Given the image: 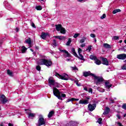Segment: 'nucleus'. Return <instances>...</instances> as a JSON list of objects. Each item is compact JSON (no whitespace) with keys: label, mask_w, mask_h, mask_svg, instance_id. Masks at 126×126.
I'll return each mask as SVG.
<instances>
[{"label":"nucleus","mask_w":126,"mask_h":126,"mask_svg":"<svg viewBox=\"0 0 126 126\" xmlns=\"http://www.w3.org/2000/svg\"><path fill=\"white\" fill-rule=\"evenodd\" d=\"M90 36L92 37V38H95V37H96V35H95L94 33L91 34Z\"/></svg>","instance_id":"obj_51"},{"label":"nucleus","mask_w":126,"mask_h":126,"mask_svg":"<svg viewBox=\"0 0 126 126\" xmlns=\"http://www.w3.org/2000/svg\"><path fill=\"white\" fill-rule=\"evenodd\" d=\"M54 38H56V39H59V40H65V36H61V35H57L54 36Z\"/></svg>","instance_id":"obj_16"},{"label":"nucleus","mask_w":126,"mask_h":126,"mask_svg":"<svg viewBox=\"0 0 126 126\" xmlns=\"http://www.w3.org/2000/svg\"><path fill=\"white\" fill-rule=\"evenodd\" d=\"M70 67L72 71H74V72H77V71H78V68L77 66L74 65V66H71Z\"/></svg>","instance_id":"obj_19"},{"label":"nucleus","mask_w":126,"mask_h":126,"mask_svg":"<svg viewBox=\"0 0 126 126\" xmlns=\"http://www.w3.org/2000/svg\"><path fill=\"white\" fill-rule=\"evenodd\" d=\"M110 111H105L103 112V115H108Z\"/></svg>","instance_id":"obj_50"},{"label":"nucleus","mask_w":126,"mask_h":126,"mask_svg":"<svg viewBox=\"0 0 126 126\" xmlns=\"http://www.w3.org/2000/svg\"><path fill=\"white\" fill-rule=\"evenodd\" d=\"M44 125H46V119H44L43 115H39L38 121V126H41Z\"/></svg>","instance_id":"obj_3"},{"label":"nucleus","mask_w":126,"mask_h":126,"mask_svg":"<svg viewBox=\"0 0 126 126\" xmlns=\"http://www.w3.org/2000/svg\"><path fill=\"white\" fill-rule=\"evenodd\" d=\"M69 124L71 126H78V125H79V122H75V121H71L69 122Z\"/></svg>","instance_id":"obj_18"},{"label":"nucleus","mask_w":126,"mask_h":126,"mask_svg":"<svg viewBox=\"0 0 126 126\" xmlns=\"http://www.w3.org/2000/svg\"><path fill=\"white\" fill-rule=\"evenodd\" d=\"M103 81H105V86L107 89H110V88L113 86L112 84H110V80L105 81V80H104ZM103 81L102 82V83H103Z\"/></svg>","instance_id":"obj_14"},{"label":"nucleus","mask_w":126,"mask_h":126,"mask_svg":"<svg viewBox=\"0 0 126 126\" xmlns=\"http://www.w3.org/2000/svg\"><path fill=\"white\" fill-rule=\"evenodd\" d=\"M118 126H123V125H122V123L119 122L118 124Z\"/></svg>","instance_id":"obj_58"},{"label":"nucleus","mask_w":126,"mask_h":126,"mask_svg":"<svg viewBox=\"0 0 126 126\" xmlns=\"http://www.w3.org/2000/svg\"><path fill=\"white\" fill-rule=\"evenodd\" d=\"M0 101L1 102L2 104H5L7 102L8 100L6 97L4 95L2 94L0 95Z\"/></svg>","instance_id":"obj_8"},{"label":"nucleus","mask_w":126,"mask_h":126,"mask_svg":"<svg viewBox=\"0 0 126 126\" xmlns=\"http://www.w3.org/2000/svg\"><path fill=\"white\" fill-rule=\"evenodd\" d=\"M25 42L27 44H28L29 45V46H31V45L32 44V43L31 42V38L30 37H29L28 39H26Z\"/></svg>","instance_id":"obj_21"},{"label":"nucleus","mask_w":126,"mask_h":126,"mask_svg":"<svg viewBox=\"0 0 126 126\" xmlns=\"http://www.w3.org/2000/svg\"><path fill=\"white\" fill-rule=\"evenodd\" d=\"M84 90H85V91H88V89L86 87H84Z\"/></svg>","instance_id":"obj_53"},{"label":"nucleus","mask_w":126,"mask_h":126,"mask_svg":"<svg viewBox=\"0 0 126 126\" xmlns=\"http://www.w3.org/2000/svg\"><path fill=\"white\" fill-rule=\"evenodd\" d=\"M71 101V98H68L67 99L66 102H70Z\"/></svg>","instance_id":"obj_55"},{"label":"nucleus","mask_w":126,"mask_h":126,"mask_svg":"<svg viewBox=\"0 0 126 126\" xmlns=\"http://www.w3.org/2000/svg\"><path fill=\"white\" fill-rule=\"evenodd\" d=\"M101 19H104L106 18V14H103L101 17H100Z\"/></svg>","instance_id":"obj_47"},{"label":"nucleus","mask_w":126,"mask_h":126,"mask_svg":"<svg viewBox=\"0 0 126 126\" xmlns=\"http://www.w3.org/2000/svg\"><path fill=\"white\" fill-rule=\"evenodd\" d=\"M90 99V96H86V99H81L79 101V104H82L83 105H87L89 104V100Z\"/></svg>","instance_id":"obj_6"},{"label":"nucleus","mask_w":126,"mask_h":126,"mask_svg":"<svg viewBox=\"0 0 126 126\" xmlns=\"http://www.w3.org/2000/svg\"><path fill=\"white\" fill-rule=\"evenodd\" d=\"M40 37L43 40H46L47 39V37H50V33H49V32H42L40 34Z\"/></svg>","instance_id":"obj_10"},{"label":"nucleus","mask_w":126,"mask_h":126,"mask_svg":"<svg viewBox=\"0 0 126 126\" xmlns=\"http://www.w3.org/2000/svg\"><path fill=\"white\" fill-rule=\"evenodd\" d=\"M3 4H4L5 6H6V7H8L10 6V4H9V3H8V2H7V1H5L3 2Z\"/></svg>","instance_id":"obj_31"},{"label":"nucleus","mask_w":126,"mask_h":126,"mask_svg":"<svg viewBox=\"0 0 126 126\" xmlns=\"http://www.w3.org/2000/svg\"><path fill=\"white\" fill-rule=\"evenodd\" d=\"M29 118L30 119H33V118H34L35 116H36V114L35 113H29L28 114Z\"/></svg>","instance_id":"obj_22"},{"label":"nucleus","mask_w":126,"mask_h":126,"mask_svg":"<svg viewBox=\"0 0 126 126\" xmlns=\"http://www.w3.org/2000/svg\"><path fill=\"white\" fill-rule=\"evenodd\" d=\"M71 101L72 102H73V101H79V99L73 97L71 98Z\"/></svg>","instance_id":"obj_40"},{"label":"nucleus","mask_w":126,"mask_h":126,"mask_svg":"<svg viewBox=\"0 0 126 126\" xmlns=\"http://www.w3.org/2000/svg\"><path fill=\"white\" fill-rule=\"evenodd\" d=\"M36 9L37 10H42V9L43 8L42 7V6L41 5H38V6H36V7H35Z\"/></svg>","instance_id":"obj_33"},{"label":"nucleus","mask_w":126,"mask_h":126,"mask_svg":"<svg viewBox=\"0 0 126 126\" xmlns=\"http://www.w3.org/2000/svg\"><path fill=\"white\" fill-rule=\"evenodd\" d=\"M61 98H62V97L63 98H65V97H66V95H65V94H61Z\"/></svg>","instance_id":"obj_48"},{"label":"nucleus","mask_w":126,"mask_h":126,"mask_svg":"<svg viewBox=\"0 0 126 126\" xmlns=\"http://www.w3.org/2000/svg\"><path fill=\"white\" fill-rule=\"evenodd\" d=\"M55 114V112H54V111H50L48 115V118H49V119L50 118H52V117L53 116V115H54Z\"/></svg>","instance_id":"obj_23"},{"label":"nucleus","mask_w":126,"mask_h":126,"mask_svg":"<svg viewBox=\"0 0 126 126\" xmlns=\"http://www.w3.org/2000/svg\"><path fill=\"white\" fill-rule=\"evenodd\" d=\"M7 74L9 76L13 77V73L10 71V70L8 69L7 70Z\"/></svg>","instance_id":"obj_28"},{"label":"nucleus","mask_w":126,"mask_h":126,"mask_svg":"<svg viewBox=\"0 0 126 126\" xmlns=\"http://www.w3.org/2000/svg\"><path fill=\"white\" fill-rule=\"evenodd\" d=\"M53 94L58 98V99H60V100H62V96H61V92L59 90V89H57L56 87H53Z\"/></svg>","instance_id":"obj_5"},{"label":"nucleus","mask_w":126,"mask_h":126,"mask_svg":"<svg viewBox=\"0 0 126 126\" xmlns=\"http://www.w3.org/2000/svg\"><path fill=\"white\" fill-rule=\"evenodd\" d=\"M94 40L95 43H96V42H97V39L96 38H94Z\"/></svg>","instance_id":"obj_64"},{"label":"nucleus","mask_w":126,"mask_h":126,"mask_svg":"<svg viewBox=\"0 0 126 126\" xmlns=\"http://www.w3.org/2000/svg\"><path fill=\"white\" fill-rule=\"evenodd\" d=\"M103 47L106 49H111V45L108 43L103 44Z\"/></svg>","instance_id":"obj_26"},{"label":"nucleus","mask_w":126,"mask_h":126,"mask_svg":"<svg viewBox=\"0 0 126 126\" xmlns=\"http://www.w3.org/2000/svg\"><path fill=\"white\" fill-rule=\"evenodd\" d=\"M75 83L78 85V86H79V85H78V81H76Z\"/></svg>","instance_id":"obj_62"},{"label":"nucleus","mask_w":126,"mask_h":126,"mask_svg":"<svg viewBox=\"0 0 126 126\" xmlns=\"http://www.w3.org/2000/svg\"><path fill=\"white\" fill-rule=\"evenodd\" d=\"M102 119L101 118H98V120L97 121L96 123H98L99 125H102Z\"/></svg>","instance_id":"obj_34"},{"label":"nucleus","mask_w":126,"mask_h":126,"mask_svg":"<svg viewBox=\"0 0 126 126\" xmlns=\"http://www.w3.org/2000/svg\"><path fill=\"white\" fill-rule=\"evenodd\" d=\"M122 69L126 70V63L124 64L121 67Z\"/></svg>","instance_id":"obj_41"},{"label":"nucleus","mask_w":126,"mask_h":126,"mask_svg":"<svg viewBox=\"0 0 126 126\" xmlns=\"http://www.w3.org/2000/svg\"><path fill=\"white\" fill-rule=\"evenodd\" d=\"M60 51L61 52V53H63V57L64 58H69L70 57V54L66 50L60 49Z\"/></svg>","instance_id":"obj_7"},{"label":"nucleus","mask_w":126,"mask_h":126,"mask_svg":"<svg viewBox=\"0 0 126 126\" xmlns=\"http://www.w3.org/2000/svg\"><path fill=\"white\" fill-rule=\"evenodd\" d=\"M32 27H33V28H36V26H35V24H34L33 23L32 24Z\"/></svg>","instance_id":"obj_52"},{"label":"nucleus","mask_w":126,"mask_h":126,"mask_svg":"<svg viewBox=\"0 0 126 126\" xmlns=\"http://www.w3.org/2000/svg\"><path fill=\"white\" fill-rule=\"evenodd\" d=\"M94 63L97 65H100V64L102 63V62L99 59H98V58H97L96 60L94 61Z\"/></svg>","instance_id":"obj_24"},{"label":"nucleus","mask_w":126,"mask_h":126,"mask_svg":"<svg viewBox=\"0 0 126 126\" xmlns=\"http://www.w3.org/2000/svg\"><path fill=\"white\" fill-rule=\"evenodd\" d=\"M35 49H36V50H39V47L36 46H35Z\"/></svg>","instance_id":"obj_63"},{"label":"nucleus","mask_w":126,"mask_h":126,"mask_svg":"<svg viewBox=\"0 0 126 126\" xmlns=\"http://www.w3.org/2000/svg\"><path fill=\"white\" fill-rule=\"evenodd\" d=\"M118 12H121V9H115L113 11L112 13L113 14H116V13H118Z\"/></svg>","instance_id":"obj_30"},{"label":"nucleus","mask_w":126,"mask_h":126,"mask_svg":"<svg viewBox=\"0 0 126 126\" xmlns=\"http://www.w3.org/2000/svg\"><path fill=\"white\" fill-rule=\"evenodd\" d=\"M53 86H55V87L59 88V87H60V84H59L57 82H55V83H54V85H53Z\"/></svg>","instance_id":"obj_38"},{"label":"nucleus","mask_w":126,"mask_h":126,"mask_svg":"<svg viewBox=\"0 0 126 126\" xmlns=\"http://www.w3.org/2000/svg\"><path fill=\"white\" fill-rule=\"evenodd\" d=\"M96 104L95 103L93 104H89L88 105V109L89 111H94L96 108Z\"/></svg>","instance_id":"obj_12"},{"label":"nucleus","mask_w":126,"mask_h":126,"mask_svg":"<svg viewBox=\"0 0 126 126\" xmlns=\"http://www.w3.org/2000/svg\"><path fill=\"white\" fill-rule=\"evenodd\" d=\"M117 59L118 60H126V54H119L117 56Z\"/></svg>","instance_id":"obj_15"},{"label":"nucleus","mask_w":126,"mask_h":126,"mask_svg":"<svg viewBox=\"0 0 126 126\" xmlns=\"http://www.w3.org/2000/svg\"><path fill=\"white\" fill-rule=\"evenodd\" d=\"M37 64L39 65H46L47 67H49L53 65V62L50 60L41 59L37 62Z\"/></svg>","instance_id":"obj_2"},{"label":"nucleus","mask_w":126,"mask_h":126,"mask_svg":"<svg viewBox=\"0 0 126 126\" xmlns=\"http://www.w3.org/2000/svg\"><path fill=\"white\" fill-rule=\"evenodd\" d=\"M97 90H98V91H100V92H105V89L102 88H100V87L97 88Z\"/></svg>","instance_id":"obj_35"},{"label":"nucleus","mask_w":126,"mask_h":126,"mask_svg":"<svg viewBox=\"0 0 126 126\" xmlns=\"http://www.w3.org/2000/svg\"><path fill=\"white\" fill-rule=\"evenodd\" d=\"M55 27H56V30L58 32H59L63 28V26L62 25V24H58V25H56Z\"/></svg>","instance_id":"obj_17"},{"label":"nucleus","mask_w":126,"mask_h":126,"mask_svg":"<svg viewBox=\"0 0 126 126\" xmlns=\"http://www.w3.org/2000/svg\"><path fill=\"white\" fill-rule=\"evenodd\" d=\"M80 35V33H75L73 37L75 38H77V37H78V36H79Z\"/></svg>","instance_id":"obj_44"},{"label":"nucleus","mask_w":126,"mask_h":126,"mask_svg":"<svg viewBox=\"0 0 126 126\" xmlns=\"http://www.w3.org/2000/svg\"><path fill=\"white\" fill-rule=\"evenodd\" d=\"M88 91L89 92V93H92V92H93V89H92V88H90Z\"/></svg>","instance_id":"obj_49"},{"label":"nucleus","mask_w":126,"mask_h":126,"mask_svg":"<svg viewBox=\"0 0 126 126\" xmlns=\"http://www.w3.org/2000/svg\"><path fill=\"white\" fill-rule=\"evenodd\" d=\"M83 76L85 77H87L88 76H92L94 80V83L97 85H100L102 84V83L104 81V78L101 76H97L95 75V74L91 73L89 71H85L83 72Z\"/></svg>","instance_id":"obj_1"},{"label":"nucleus","mask_w":126,"mask_h":126,"mask_svg":"<svg viewBox=\"0 0 126 126\" xmlns=\"http://www.w3.org/2000/svg\"><path fill=\"white\" fill-rule=\"evenodd\" d=\"M14 115H15L14 111H10L9 113V116H14Z\"/></svg>","instance_id":"obj_37"},{"label":"nucleus","mask_w":126,"mask_h":126,"mask_svg":"<svg viewBox=\"0 0 126 126\" xmlns=\"http://www.w3.org/2000/svg\"><path fill=\"white\" fill-rule=\"evenodd\" d=\"M26 51H27V48L25 47V46L22 47L21 52L22 54H24L26 53Z\"/></svg>","instance_id":"obj_29"},{"label":"nucleus","mask_w":126,"mask_h":126,"mask_svg":"<svg viewBox=\"0 0 126 126\" xmlns=\"http://www.w3.org/2000/svg\"><path fill=\"white\" fill-rule=\"evenodd\" d=\"M122 108L124 110H126V103H124L122 105Z\"/></svg>","instance_id":"obj_46"},{"label":"nucleus","mask_w":126,"mask_h":126,"mask_svg":"<svg viewBox=\"0 0 126 126\" xmlns=\"http://www.w3.org/2000/svg\"><path fill=\"white\" fill-rule=\"evenodd\" d=\"M100 59L101 60V63H102V64H104L105 65H109V61L107 58L101 57H100Z\"/></svg>","instance_id":"obj_9"},{"label":"nucleus","mask_w":126,"mask_h":126,"mask_svg":"<svg viewBox=\"0 0 126 126\" xmlns=\"http://www.w3.org/2000/svg\"><path fill=\"white\" fill-rule=\"evenodd\" d=\"M16 32H18L19 31V29L18 28H16L15 29Z\"/></svg>","instance_id":"obj_57"},{"label":"nucleus","mask_w":126,"mask_h":126,"mask_svg":"<svg viewBox=\"0 0 126 126\" xmlns=\"http://www.w3.org/2000/svg\"><path fill=\"white\" fill-rule=\"evenodd\" d=\"M70 43H71V38H68V41L66 43V45L69 46L70 45Z\"/></svg>","instance_id":"obj_32"},{"label":"nucleus","mask_w":126,"mask_h":126,"mask_svg":"<svg viewBox=\"0 0 126 126\" xmlns=\"http://www.w3.org/2000/svg\"><path fill=\"white\" fill-rule=\"evenodd\" d=\"M109 101L110 103H115V100H114V99L112 98L111 97L109 98Z\"/></svg>","instance_id":"obj_45"},{"label":"nucleus","mask_w":126,"mask_h":126,"mask_svg":"<svg viewBox=\"0 0 126 126\" xmlns=\"http://www.w3.org/2000/svg\"><path fill=\"white\" fill-rule=\"evenodd\" d=\"M113 39L114 40H119L120 39V37L118 36H114Z\"/></svg>","instance_id":"obj_42"},{"label":"nucleus","mask_w":126,"mask_h":126,"mask_svg":"<svg viewBox=\"0 0 126 126\" xmlns=\"http://www.w3.org/2000/svg\"><path fill=\"white\" fill-rule=\"evenodd\" d=\"M55 76H57V77L60 78V79H62L63 80H68V75L66 74L61 75L58 72H55Z\"/></svg>","instance_id":"obj_4"},{"label":"nucleus","mask_w":126,"mask_h":126,"mask_svg":"<svg viewBox=\"0 0 126 126\" xmlns=\"http://www.w3.org/2000/svg\"><path fill=\"white\" fill-rule=\"evenodd\" d=\"M56 83V81L55 80V79H54V77H50L48 79V83L49 84V86H53L54 85L55 83Z\"/></svg>","instance_id":"obj_11"},{"label":"nucleus","mask_w":126,"mask_h":126,"mask_svg":"<svg viewBox=\"0 0 126 126\" xmlns=\"http://www.w3.org/2000/svg\"><path fill=\"white\" fill-rule=\"evenodd\" d=\"M90 59L91 60H93L94 61H96L97 60V57H96V56H94L93 55H91L90 56Z\"/></svg>","instance_id":"obj_27"},{"label":"nucleus","mask_w":126,"mask_h":126,"mask_svg":"<svg viewBox=\"0 0 126 126\" xmlns=\"http://www.w3.org/2000/svg\"><path fill=\"white\" fill-rule=\"evenodd\" d=\"M85 41L84 39H82L80 40V43H84Z\"/></svg>","instance_id":"obj_54"},{"label":"nucleus","mask_w":126,"mask_h":126,"mask_svg":"<svg viewBox=\"0 0 126 126\" xmlns=\"http://www.w3.org/2000/svg\"><path fill=\"white\" fill-rule=\"evenodd\" d=\"M78 51V54L79 56V57H78V59H79L81 61H83V62H85V59L84 58L83 55L81 54V53L82 52V50L81 49V48H79Z\"/></svg>","instance_id":"obj_13"},{"label":"nucleus","mask_w":126,"mask_h":126,"mask_svg":"<svg viewBox=\"0 0 126 126\" xmlns=\"http://www.w3.org/2000/svg\"><path fill=\"white\" fill-rule=\"evenodd\" d=\"M60 33L61 34H65L66 32V31H65V29L64 28L62 27V28L60 30Z\"/></svg>","instance_id":"obj_25"},{"label":"nucleus","mask_w":126,"mask_h":126,"mask_svg":"<svg viewBox=\"0 0 126 126\" xmlns=\"http://www.w3.org/2000/svg\"><path fill=\"white\" fill-rule=\"evenodd\" d=\"M92 49V46H89L88 47V48L87 49V51H89V52H90L91 50Z\"/></svg>","instance_id":"obj_43"},{"label":"nucleus","mask_w":126,"mask_h":126,"mask_svg":"<svg viewBox=\"0 0 126 126\" xmlns=\"http://www.w3.org/2000/svg\"><path fill=\"white\" fill-rule=\"evenodd\" d=\"M117 118H118V119H121V116L119 115V114H117Z\"/></svg>","instance_id":"obj_59"},{"label":"nucleus","mask_w":126,"mask_h":126,"mask_svg":"<svg viewBox=\"0 0 126 126\" xmlns=\"http://www.w3.org/2000/svg\"><path fill=\"white\" fill-rule=\"evenodd\" d=\"M52 45L54 46V47H57V40H56V39L53 40Z\"/></svg>","instance_id":"obj_36"},{"label":"nucleus","mask_w":126,"mask_h":126,"mask_svg":"<svg viewBox=\"0 0 126 126\" xmlns=\"http://www.w3.org/2000/svg\"><path fill=\"white\" fill-rule=\"evenodd\" d=\"M81 46L82 47V48H84V47H85V44H82Z\"/></svg>","instance_id":"obj_60"},{"label":"nucleus","mask_w":126,"mask_h":126,"mask_svg":"<svg viewBox=\"0 0 126 126\" xmlns=\"http://www.w3.org/2000/svg\"><path fill=\"white\" fill-rule=\"evenodd\" d=\"M71 52L73 56H74L76 58H79L77 54H76V52H75V49H74V48L71 49Z\"/></svg>","instance_id":"obj_20"},{"label":"nucleus","mask_w":126,"mask_h":126,"mask_svg":"<svg viewBox=\"0 0 126 126\" xmlns=\"http://www.w3.org/2000/svg\"><path fill=\"white\" fill-rule=\"evenodd\" d=\"M8 126H13V124H12L11 123H9L8 124Z\"/></svg>","instance_id":"obj_61"},{"label":"nucleus","mask_w":126,"mask_h":126,"mask_svg":"<svg viewBox=\"0 0 126 126\" xmlns=\"http://www.w3.org/2000/svg\"><path fill=\"white\" fill-rule=\"evenodd\" d=\"M36 69H37L38 71H40L41 70V66L39 65L36 66Z\"/></svg>","instance_id":"obj_39"},{"label":"nucleus","mask_w":126,"mask_h":126,"mask_svg":"<svg viewBox=\"0 0 126 126\" xmlns=\"http://www.w3.org/2000/svg\"><path fill=\"white\" fill-rule=\"evenodd\" d=\"M105 110H106V111H110V108L106 107L105 108Z\"/></svg>","instance_id":"obj_56"}]
</instances>
